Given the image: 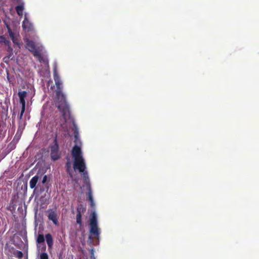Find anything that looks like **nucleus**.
Listing matches in <instances>:
<instances>
[{"label":"nucleus","instance_id":"obj_1","mask_svg":"<svg viewBox=\"0 0 259 259\" xmlns=\"http://www.w3.org/2000/svg\"><path fill=\"white\" fill-rule=\"evenodd\" d=\"M54 79L56 85L55 104L66 120L70 116L69 106L67 103L65 95L62 93V83L56 69L54 71Z\"/></svg>","mask_w":259,"mask_h":259},{"label":"nucleus","instance_id":"obj_2","mask_svg":"<svg viewBox=\"0 0 259 259\" xmlns=\"http://www.w3.org/2000/svg\"><path fill=\"white\" fill-rule=\"evenodd\" d=\"M71 154L74 158L73 168L82 171L84 167L85 161L82 157L81 148L78 146H74L72 149Z\"/></svg>","mask_w":259,"mask_h":259},{"label":"nucleus","instance_id":"obj_3","mask_svg":"<svg viewBox=\"0 0 259 259\" xmlns=\"http://www.w3.org/2000/svg\"><path fill=\"white\" fill-rule=\"evenodd\" d=\"M90 230L89 236L90 240L93 239L92 235H94V237L98 240L99 239L100 231L98 227L97 216L95 212H93L91 214V218L90 220Z\"/></svg>","mask_w":259,"mask_h":259},{"label":"nucleus","instance_id":"obj_4","mask_svg":"<svg viewBox=\"0 0 259 259\" xmlns=\"http://www.w3.org/2000/svg\"><path fill=\"white\" fill-rule=\"evenodd\" d=\"M85 168H86V166H85V164L84 163V167L83 168V170L82 171H79V172L82 173V179L83 180V183L85 184V185L87 186V188L88 190L87 195L89 201L90 202V205H91V207H94L95 205V204L94 202L91 184H90L88 174L87 171L85 170Z\"/></svg>","mask_w":259,"mask_h":259},{"label":"nucleus","instance_id":"obj_5","mask_svg":"<svg viewBox=\"0 0 259 259\" xmlns=\"http://www.w3.org/2000/svg\"><path fill=\"white\" fill-rule=\"evenodd\" d=\"M26 47L31 52L33 56L38 58V60L41 62L42 56L40 52V51L36 48L35 42L28 38L26 39Z\"/></svg>","mask_w":259,"mask_h":259},{"label":"nucleus","instance_id":"obj_6","mask_svg":"<svg viewBox=\"0 0 259 259\" xmlns=\"http://www.w3.org/2000/svg\"><path fill=\"white\" fill-rule=\"evenodd\" d=\"M51 158L54 161L58 160L61 157V153L59 151L57 135L54 139L53 144L50 146Z\"/></svg>","mask_w":259,"mask_h":259},{"label":"nucleus","instance_id":"obj_7","mask_svg":"<svg viewBox=\"0 0 259 259\" xmlns=\"http://www.w3.org/2000/svg\"><path fill=\"white\" fill-rule=\"evenodd\" d=\"M47 217L50 221H52L55 226L59 225V214L57 213L55 209H50L47 211Z\"/></svg>","mask_w":259,"mask_h":259},{"label":"nucleus","instance_id":"obj_8","mask_svg":"<svg viewBox=\"0 0 259 259\" xmlns=\"http://www.w3.org/2000/svg\"><path fill=\"white\" fill-rule=\"evenodd\" d=\"M39 176L37 175L33 177L30 182H29V186L31 189L34 188V192L35 191L39 188V190L40 192H42L45 191V189L42 188L40 185V184H38L37 186H36V184L38 182V181L39 180Z\"/></svg>","mask_w":259,"mask_h":259},{"label":"nucleus","instance_id":"obj_9","mask_svg":"<svg viewBox=\"0 0 259 259\" xmlns=\"http://www.w3.org/2000/svg\"><path fill=\"white\" fill-rule=\"evenodd\" d=\"M85 211V208L81 207L77 208L76 214V223L79 225L80 227H82V214L81 212Z\"/></svg>","mask_w":259,"mask_h":259},{"label":"nucleus","instance_id":"obj_10","mask_svg":"<svg viewBox=\"0 0 259 259\" xmlns=\"http://www.w3.org/2000/svg\"><path fill=\"white\" fill-rule=\"evenodd\" d=\"M32 24L28 20L27 18H25L22 24V27L26 31H30L32 29Z\"/></svg>","mask_w":259,"mask_h":259},{"label":"nucleus","instance_id":"obj_11","mask_svg":"<svg viewBox=\"0 0 259 259\" xmlns=\"http://www.w3.org/2000/svg\"><path fill=\"white\" fill-rule=\"evenodd\" d=\"M27 94V92L25 91L19 92L18 93L20 99V103L21 104L22 106H25V98L26 97Z\"/></svg>","mask_w":259,"mask_h":259},{"label":"nucleus","instance_id":"obj_12","mask_svg":"<svg viewBox=\"0 0 259 259\" xmlns=\"http://www.w3.org/2000/svg\"><path fill=\"white\" fill-rule=\"evenodd\" d=\"M46 242L48 244L49 249H51L53 245V239L51 234L48 233L46 235Z\"/></svg>","mask_w":259,"mask_h":259},{"label":"nucleus","instance_id":"obj_13","mask_svg":"<svg viewBox=\"0 0 259 259\" xmlns=\"http://www.w3.org/2000/svg\"><path fill=\"white\" fill-rule=\"evenodd\" d=\"M16 11L18 15L20 16L23 15L24 10V4L22 3L15 7Z\"/></svg>","mask_w":259,"mask_h":259},{"label":"nucleus","instance_id":"obj_14","mask_svg":"<svg viewBox=\"0 0 259 259\" xmlns=\"http://www.w3.org/2000/svg\"><path fill=\"white\" fill-rule=\"evenodd\" d=\"M73 134L75 138L74 142L78 143H80V141L78 139V135L79 133L78 129L75 125H74V127L73 128Z\"/></svg>","mask_w":259,"mask_h":259},{"label":"nucleus","instance_id":"obj_15","mask_svg":"<svg viewBox=\"0 0 259 259\" xmlns=\"http://www.w3.org/2000/svg\"><path fill=\"white\" fill-rule=\"evenodd\" d=\"M66 171L67 172L70 176V177H72L71 175V162H70L69 160H68L66 163Z\"/></svg>","mask_w":259,"mask_h":259},{"label":"nucleus","instance_id":"obj_16","mask_svg":"<svg viewBox=\"0 0 259 259\" xmlns=\"http://www.w3.org/2000/svg\"><path fill=\"white\" fill-rule=\"evenodd\" d=\"M45 238L42 234H38L37 237L36 242L37 243H44Z\"/></svg>","mask_w":259,"mask_h":259},{"label":"nucleus","instance_id":"obj_17","mask_svg":"<svg viewBox=\"0 0 259 259\" xmlns=\"http://www.w3.org/2000/svg\"><path fill=\"white\" fill-rule=\"evenodd\" d=\"M4 42L5 45H9L10 41L7 40L3 35H0V43Z\"/></svg>","mask_w":259,"mask_h":259},{"label":"nucleus","instance_id":"obj_18","mask_svg":"<svg viewBox=\"0 0 259 259\" xmlns=\"http://www.w3.org/2000/svg\"><path fill=\"white\" fill-rule=\"evenodd\" d=\"M40 259H49V256L46 252H42L39 255Z\"/></svg>","mask_w":259,"mask_h":259},{"label":"nucleus","instance_id":"obj_19","mask_svg":"<svg viewBox=\"0 0 259 259\" xmlns=\"http://www.w3.org/2000/svg\"><path fill=\"white\" fill-rule=\"evenodd\" d=\"M7 27L8 28V32H9L10 37H11V39L12 38H14L15 36L14 33L12 32V30L11 29V28H10V27L8 25L7 26Z\"/></svg>","mask_w":259,"mask_h":259},{"label":"nucleus","instance_id":"obj_20","mask_svg":"<svg viewBox=\"0 0 259 259\" xmlns=\"http://www.w3.org/2000/svg\"><path fill=\"white\" fill-rule=\"evenodd\" d=\"M11 39L15 45H17L19 48H20V45L18 42V39L15 36H14V37L12 38Z\"/></svg>","mask_w":259,"mask_h":259},{"label":"nucleus","instance_id":"obj_21","mask_svg":"<svg viewBox=\"0 0 259 259\" xmlns=\"http://www.w3.org/2000/svg\"><path fill=\"white\" fill-rule=\"evenodd\" d=\"M25 106H22L21 113H20V116H19V119H22L23 115V114H24V113L25 112Z\"/></svg>","mask_w":259,"mask_h":259},{"label":"nucleus","instance_id":"obj_22","mask_svg":"<svg viewBox=\"0 0 259 259\" xmlns=\"http://www.w3.org/2000/svg\"><path fill=\"white\" fill-rule=\"evenodd\" d=\"M16 255L18 258H20L23 257V253L21 251L17 250Z\"/></svg>","mask_w":259,"mask_h":259},{"label":"nucleus","instance_id":"obj_23","mask_svg":"<svg viewBox=\"0 0 259 259\" xmlns=\"http://www.w3.org/2000/svg\"><path fill=\"white\" fill-rule=\"evenodd\" d=\"M47 179H48V177H47V175H45L44 176L43 178H42V180L41 181V184H45L47 181Z\"/></svg>","mask_w":259,"mask_h":259},{"label":"nucleus","instance_id":"obj_24","mask_svg":"<svg viewBox=\"0 0 259 259\" xmlns=\"http://www.w3.org/2000/svg\"><path fill=\"white\" fill-rule=\"evenodd\" d=\"M8 51L10 53H12L13 49L11 47H8Z\"/></svg>","mask_w":259,"mask_h":259},{"label":"nucleus","instance_id":"obj_25","mask_svg":"<svg viewBox=\"0 0 259 259\" xmlns=\"http://www.w3.org/2000/svg\"><path fill=\"white\" fill-rule=\"evenodd\" d=\"M46 246L45 244H43V246L41 248V250L42 251H46Z\"/></svg>","mask_w":259,"mask_h":259}]
</instances>
